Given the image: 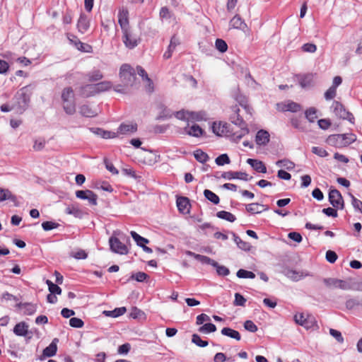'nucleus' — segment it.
Here are the masks:
<instances>
[{
	"instance_id": "1",
	"label": "nucleus",
	"mask_w": 362,
	"mask_h": 362,
	"mask_svg": "<svg viewBox=\"0 0 362 362\" xmlns=\"http://www.w3.org/2000/svg\"><path fill=\"white\" fill-rule=\"evenodd\" d=\"M13 100V108H15L17 112L22 114L28 107L30 100V93L28 88L25 86L21 88L16 93Z\"/></svg>"
},
{
	"instance_id": "2",
	"label": "nucleus",
	"mask_w": 362,
	"mask_h": 362,
	"mask_svg": "<svg viewBox=\"0 0 362 362\" xmlns=\"http://www.w3.org/2000/svg\"><path fill=\"white\" fill-rule=\"evenodd\" d=\"M74 90L71 87L64 88L62 91L61 98L64 112L69 115L76 112V103Z\"/></svg>"
},
{
	"instance_id": "3",
	"label": "nucleus",
	"mask_w": 362,
	"mask_h": 362,
	"mask_svg": "<svg viewBox=\"0 0 362 362\" xmlns=\"http://www.w3.org/2000/svg\"><path fill=\"white\" fill-rule=\"evenodd\" d=\"M119 77L126 86H133L136 79V71L129 64H124L119 70Z\"/></svg>"
},
{
	"instance_id": "4",
	"label": "nucleus",
	"mask_w": 362,
	"mask_h": 362,
	"mask_svg": "<svg viewBox=\"0 0 362 362\" xmlns=\"http://www.w3.org/2000/svg\"><path fill=\"white\" fill-rule=\"evenodd\" d=\"M122 32V42L126 47L132 49L139 44L141 40L140 36L131 28Z\"/></svg>"
},
{
	"instance_id": "5",
	"label": "nucleus",
	"mask_w": 362,
	"mask_h": 362,
	"mask_svg": "<svg viewBox=\"0 0 362 362\" xmlns=\"http://www.w3.org/2000/svg\"><path fill=\"white\" fill-rule=\"evenodd\" d=\"M232 122L240 127V130L235 132L233 134V139L236 141H239L244 136L249 133V129L247 127V124L245 121L241 118L238 114H237L234 117L231 118Z\"/></svg>"
},
{
	"instance_id": "6",
	"label": "nucleus",
	"mask_w": 362,
	"mask_h": 362,
	"mask_svg": "<svg viewBox=\"0 0 362 362\" xmlns=\"http://www.w3.org/2000/svg\"><path fill=\"white\" fill-rule=\"evenodd\" d=\"M329 288H338L342 290H351V279L341 280L334 278H327L323 280Z\"/></svg>"
},
{
	"instance_id": "7",
	"label": "nucleus",
	"mask_w": 362,
	"mask_h": 362,
	"mask_svg": "<svg viewBox=\"0 0 362 362\" xmlns=\"http://www.w3.org/2000/svg\"><path fill=\"white\" fill-rule=\"evenodd\" d=\"M331 108L333 110V112L337 117L343 119H347L351 123L354 122V115L349 111L346 110L344 107L339 102L334 101Z\"/></svg>"
},
{
	"instance_id": "8",
	"label": "nucleus",
	"mask_w": 362,
	"mask_h": 362,
	"mask_svg": "<svg viewBox=\"0 0 362 362\" xmlns=\"http://www.w3.org/2000/svg\"><path fill=\"white\" fill-rule=\"evenodd\" d=\"M329 202L335 209H344V199L339 190L336 189H330L329 192Z\"/></svg>"
},
{
	"instance_id": "9",
	"label": "nucleus",
	"mask_w": 362,
	"mask_h": 362,
	"mask_svg": "<svg viewBox=\"0 0 362 362\" xmlns=\"http://www.w3.org/2000/svg\"><path fill=\"white\" fill-rule=\"evenodd\" d=\"M109 243L110 250L115 253L127 255L129 252L127 247L116 237H110Z\"/></svg>"
},
{
	"instance_id": "10",
	"label": "nucleus",
	"mask_w": 362,
	"mask_h": 362,
	"mask_svg": "<svg viewBox=\"0 0 362 362\" xmlns=\"http://www.w3.org/2000/svg\"><path fill=\"white\" fill-rule=\"evenodd\" d=\"M76 197L81 199L87 200L89 204L93 206H95L98 204L97 194L90 189L78 190L76 192Z\"/></svg>"
},
{
	"instance_id": "11",
	"label": "nucleus",
	"mask_w": 362,
	"mask_h": 362,
	"mask_svg": "<svg viewBox=\"0 0 362 362\" xmlns=\"http://www.w3.org/2000/svg\"><path fill=\"white\" fill-rule=\"evenodd\" d=\"M112 87L110 81H102L96 84L87 85L85 86L86 89H88L91 94H95L100 92L108 90Z\"/></svg>"
},
{
	"instance_id": "12",
	"label": "nucleus",
	"mask_w": 362,
	"mask_h": 362,
	"mask_svg": "<svg viewBox=\"0 0 362 362\" xmlns=\"http://www.w3.org/2000/svg\"><path fill=\"white\" fill-rule=\"evenodd\" d=\"M137 128L138 127L136 123H122L117 128V132L115 133L117 134V136L118 134L131 135L137 131Z\"/></svg>"
},
{
	"instance_id": "13",
	"label": "nucleus",
	"mask_w": 362,
	"mask_h": 362,
	"mask_svg": "<svg viewBox=\"0 0 362 362\" xmlns=\"http://www.w3.org/2000/svg\"><path fill=\"white\" fill-rule=\"evenodd\" d=\"M221 177L228 180L239 179L245 181H247L252 178V177H249L248 174L246 173L233 171L223 172L221 174Z\"/></svg>"
},
{
	"instance_id": "14",
	"label": "nucleus",
	"mask_w": 362,
	"mask_h": 362,
	"mask_svg": "<svg viewBox=\"0 0 362 362\" xmlns=\"http://www.w3.org/2000/svg\"><path fill=\"white\" fill-rule=\"evenodd\" d=\"M59 339L54 338L48 346L44 349L42 355L40 357V360H43L46 357H52L56 355L57 351V343Z\"/></svg>"
},
{
	"instance_id": "15",
	"label": "nucleus",
	"mask_w": 362,
	"mask_h": 362,
	"mask_svg": "<svg viewBox=\"0 0 362 362\" xmlns=\"http://www.w3.org/2000/svg\"><path fill=\"white\" fill-rule=\"evenodd\" d=\"M285 275L293 281H298L306 276H310V273L308 272L293 269H288L285 272Z\"/></svg>"
},
{
	"instance_id": "16",
	"label": "nucleus",
	"mask_w": 362,
	"mask_h": 362,
	"mask_svg": "<svg viewBox=\"0 0 362 362\" xmlns=\"http://www.w3.org/2000/svg\"><path fill=\"white\" fill-rule=\"evenodd\" d=\"M128 11L126 8H122L118 13V23L121 27L122 31L130 28L129 25Z\"/></svg>"
},
{
	"instance_id": "17",
	"label": "nucleus",
	"mask_w": 362,
	"mask_h": 362,
	"mask_svg": "<svg viewBox=\"0 0 362 362\" xmlns=\"http://www.w3.org/2000/svg\"><path fill=\"white\" fill-rule=\"evenodd\" d=\"M89 129L92 133L103 139H112L117 137V134L115 132L106 131L101 128L91 127Z\"/></svg>"
},
{
	"instance_id": "18",
	"label": "nucleus",
	"mask_w": 362,
	"mask_h": 362,
	"mask_svg": "<svg viewBox=\"0 0 362 362\" xmlns=\"http://www.w3.org/2000/svg\"><path fill=\"white\" fill-rule=\"evenodd\" d=\"M90 27V20L83 13L80 15V17L77 22V28L79 33H85Z\"/></svg>"
},
{
	"instance_id": "19",
	"label": "nucleus",
	"mask_w": 362,
	"mask_h": 362,
	"mask_svg": "<svg viewBox=\"0 0 362 362\" xmlns=\"http://www.w3.org/2000/svg\"><path fill=\"white\" fill-rule=\"evenodd\" d=\"M269 134L267 131L259 130L255 136V142L259 146H265L269 141Z\"/></svg>"
},
{
	"instance_id": "20",
	"label": "nucleus",
	"mask_w": 362,
	"mask_h": 362,
	"mask_svg": "<svg viewBox=\"0 0 362 362\" xmlns=\"http://www.w3.org/2000/svg\"><path fill=\"white\" fill-rule=\"evenodd\" d=\"M16 307L22 310L23 314L26 315H33L37 311L36 304L30 303H19Z\"/></svg>"
},
{
	"instance_id": "21",
	"label": "nucleus",
	"mask_w": 362,
	"mask_h": 362,
	"mask_svg": "<svg viewBox=\"0 0 362 362\" xmlns=\"http://www.w3.org/2000/svg\"><path fill=\"white\" fill-rule=\"evenodd\" d=\"M184 130L186 134L194 137H200L204 134V130L196 124H192L191 127H189L188 124L187 126L185 127Z\"/></svg>"
},
{
	"instance_id": "22",
	"label": "nucleus",
	"mask_w": 362,
	"mask_h": 362,
	"mask_svg": "<svg viewBox=\"0 0 362 362\" xmlns=\"http://www.w3.org/2000/svg\"><path fill=\"white\" fill-rule=\"evenodd\" d=\"M180 42L179 38L176 35H173L170 42V45L167 50L163 54V57L165 59H169L172 57L173 52L175 49L176 47L180 45Z\"/></svg>"
},
{
	"instance_id": "23",
	"label": "nucleus",
	"mask_w": 362,
	"mask_h": 362,
	"mask_svg": "<svg viewBox=\"0 0 362 362\" xmlns=\"http://www.w3.org/2000/svg\"><path fill=\"white\" fill-rule=\"evenodd\" d=\"M78 109L79 113L86 117H93L98 114V110L92 108L89 105H82Z\"/></svg>"
},
{
	"instance_id": "24",
	"label": "nucleus",
	"mask_w": 362,
	"mask_h": 362,
	"mask_svg": "<svg viewBox=\"0 0 362 362\" xmlns=\"http://www.w3.org/2000/svg\"><path fill=\"white\" fill-rule=\"evenodd\" d=\"M207 119L208 115L204 111H189V122L206 121Z\"/></svg>"
},
{
	"instance_id": "25",
	"label": "nucleus",
	"mask_w": 362,
	"mask_h": 362,
	"mask_svg": "<svg viewBox=\"0 0 362 362\" xmlns=\"http://www.w3.org/2000/svg\"><path fill=\"white\" fill-rule=\"evenodd\" d=\"M247 163L257 172L262 173H267V168L262 161L253 158H248L247 160Z\"/></svg>"
},
{
	"instance_id": "26",
	"label": "nucleus",
	"mask_w": 362,
	"mask_h": 362,
	"mask_svg": "<svg viewBox=\"0 0 362 362\" xmlns=\"http://www.w3.org/2000/svg\"><path fill=\"white\" fill-rule=\"evenodd\" d=\"M158 110L159 112L158 115L156 117L157 120H165L173 116L172 111L163 104H160L158 106Z\"/></svg>"
},
{
	"instance_id": "27",
	"label": "nucleus",
	"mask_w": 362,
	"mask_h": 362,
	"mask_svg": "<svg viewBox=\"0 0 362 362\" xmlns=\"http://www.w3.org/2000/svg\"><path fill=\"white\" fill-rule=\"evenodd\" d=\"M5 200H10L14 203L15 206H18L16 203V197L9 189L0 187V202Z\"/></svg>"
},
{
	"instance_id": "28",
	"label": "nucleus",
	"mask_w": 362,
	"mask_h": 362,
	"mask_svg": "<svg viewBox=\"0 0 362 362\" xmlns=\"http://www.w3.org/2000/svg\"><path fill=\"white\" fill-rule=\"evenodd\" d=\"M13 333L19 337H26L28 334V325L25 322L17 323L13 327Z\"/></svg>"
},
{
	"instance_id": "29",
	"label": "nucleus",
	"mask_w": 362,
	"mask_h": 362,
	"mask_svg": "<svg viewBox=\"0 0 362 362\" xmlns=\"http://www.w3.org/2000/svg\"><path fill=\"white\" fill-rule=\"evenodd\" d=\"M176 203L177 209L180 212L186 213L189 211L190 204L188 198L185 197H177Z\"/></svg>"
},
{
	"instance_id": "30",
	"label": "nucleus",
	"mask_w": 362,
	"mask_h": 362,
	"mask_svg": "<svg viewBox=\"0 0 362 362\" xmlns=\"http://www.w3.org/2000/svg\"><path fill=\"white\" fill-rule=\"evenodd\" d=\"M267 209V206H264V205L258 203H251L246 205L247 211L251 214H260L263 211H266Z\"/></svg>"
},
{
	"instance_id": "31",
	"label": "nucleus",
	"mask_w": 362,
	"mask_h": 362,
	"mask_svg": "<svg viewBox=\"0 0 362 362\" xmlns=\"http://www.w3.org/2000/svg\"><path fill=\"white\" fill-rule=\"evenodd\" d=\"M343 137L341 134H332L328 136L327 143L332 146L341 148L343 147L341 139Z\"/></svg>"
},
{
	"instance_id": "32",
	"label": "nucleus",
	"mask_w": 362,
	"mask_h": 362,
	"mask_svg": "<svg viewBox=\"0 0 362 362\" xmlns=\"http://www.w3.org/2000/svg\"><path fill=\"white\" fill-rule=\"evenodd\" d=\"M221 333L224 336L236 339L237 341H240L241 339L240 333L230 327H223L221 329Z\"/></svg>"
},
{
	"instance_id": "33",
	"label": "nucleus",
	"mask_w": 362,
	"mask_h": 362,
	"mask_svg": "<svg viewBox=\"0 0 362 362\" xmlns=\"http://www.w3.org/2000/svg\"><path fill=\"white\" fill-rule=\"evenodd\" d=\"M230 26L235 29L243 30L246 27V24L239 16L236 15L230 20Z\"/></svg>"
},
{
	"instance_id": "34",
	"label": "nucleus",
	"mask_w": 362,
	"mask_h": 362,
	"mask_svg": "<svg viewBox=\"0 0 362 362\" xmlns=\"http://www.w3.org/2000/svg\"><path fill=\"white\" fill-rule=\"evenodd\" d=\"M234 242L236 243L237 246L245 251H249L250 250L251 245L250 243L243 240L239 236H238L235 233H233Z\"/></svg>"
},
{
	"instance_id": "35",
	"label": "nucleus",
	"mask_w": 362,
	"mask_h": 362,
	"mask_svg": "<svg viewBox=\"0 0 362 362\" xmlns=\"http://www.w3.org/2000/svg\"><path fill=\"white\" fill-rule=\"evenodd\" d=\"M276 166L283 168L287 170H292L295 168V163L286 158L279 160L276 162Z\"/></svg>"
},
{
	"instance_id": "36",
	"label": "nucleus",
	"mask_w": 362,
	"mask_h": 362,
	"mask_svg": "<svg viewBox=\"0 0 362 362\" xmlns=\"http://www.w3.org/2000/svg\"><path fill=\"white\" fill-rule=\"evenodd\" d=\"M313 78L312 74L304 75L300 78L299 84L303 88H309L313 85Z\"/></svg>"
},
{
	"instance_id": "37",
	"label": "nucleus",
	"mask_w": 362,
	"mask_h": 362,
	"mask_svg": "<svg viewBox=\"0 0 362 362\" xmlns=\"http://www.w3.org/2000/svg\"><path fill=\"white\" fill-rule=\"evenodd\" d=\"M346 308L349 310H353L357 307L362 308V298H350L346 301Z\"/></svg>"
},
{
	"instance_id": "38",
	"label": "nucleus",
	"mask_w": 362,
	"mask_h": 362,
	"mask_svg": "<svg viewBox=\"0 0 362 362\" xmlns=\"http://www.w3.org/2000/svg\"><path fill=\"white\" fill-rule=\"evenodd\" d=\"M216 216L221 219H223L231 223L236 220V217L233 214L226 211H220L217 212Z\"/></svg>"
},
{
	"instance_id": "39",
	"label": "nucleus",
	"mask_w": 362,
	"mask_h": 362,
	"mask_svg": "<svg viewBox=\"0 0 362 362\" xmlns=\"http://www.w3.org/2000/svg\"><path fill=\"white\" fill-rule=\"evenodd\" d=\"M194 156L198 162L202 163H206L209 159L208 154L201 149L194 151Z\"/></svg>"
},
{
	"instance_id": "40",
	"label": "nucleus",
	"mask_w": 362,
	"mask_h": 362,
	"mask_svg": "<svg viewBox=\"0 0 362 362\" xmlns=\"http://www.w3.org/2000/svg\"><path fill=\"white\" fill-rule=\"evenodd\" d=\"M226 129V124H221V122H214L212 124V131L218 136H221L225 133Z\"/></svg>"
},
{
	"instance_id": "41",
	"label": "nucleus",
	"mask_w": 362,
	"mask_h": 362,
	"mask_svg": "<svg viewBox=\"0 0 362 362\" xmlns=\"http://www.w3.org/2000/svg\"><path fill=\"white\" fill-rule=\"evenodd\" d=\"M126 310H127L125 307H121L115 308L113 310L105 311L104 313L106 316L108 317H117L119 316L124 315Z\"/></svg>"
},
{
	"instance_id": "42",
	"label": "nucleus",
	"mask_w": 362,
	"mask_h": 362,
	"mask_svg": "<svg viewBox=\"0 0 362 362\" xmlns=\"http://www.w3.org/2000/svg\"><path fill=\"white\" fill-rule=\"evenodd\" d=\"M204 195L206 199L213 204H218L219 203L220 199L218 196L214 193L212 191L209 189H204Z\"/></svg>"
},
{
	"instance_id": "43",
	"label": "nucleus",
	"mask_w": 362,
	"mask_h": 362,
	"mask_svg": "<svg viewBox=\"0 0 362 362\" xmlns=\"http://www.w3.org/2000/svg\"><path fill=\"white\" fill-rule=\"evenodd\" d=\"M341 143L342 146H346L352 143H354L356 140V136L354 134H342Z\"/></svg>"
},
{
	"instance_id": "44",
	"label": "nucleus",
	"mask_w": 362,
	"mask_h": 362,
	"mask_svg": "<svg viewBox=\"0 0 362 362\" xmlns=\"http://www.w3.org/2000/svg\"><path fill=\"white\" fill-rule=\"evenodd\" d=\"M130 234L136 243V245L139 247H143L144 244H147L149 243V240L148 239L141 237L135 231H131Z\"/></svg>"
},
{
	"instance_id": "45",
	"label": "nucleus",
	"mask_w": 362,
	"mask_h": 362,
	"mask_svg": "<svg viewBox=\"0 0 362 362\" xmlns=\"http://www.w3.org/2000/svg\"><path fill=\"white\" fill-rule=\"evenodd\" d=\"M46 284L48 286L50 293L54 295H60L62 293V288L57 284H54L49 279L46 280Z\"/></svg>"
},
{
	"instance_id": "46",
	"label": "nucleus",
	"mask_w": 362,
	"mask_h": 362,
	"mask_svg": "<svg viewBox=\"0 0 362 362\" xmlns=\"http://www.w3.org/2000/svg\"><path fill=\"white\" fill-rule=\"evenodd\" d=\"M66 36L71 44L74 45L78 49L82 50L83 44L78 39L76 35L68 33Z\"/></svg>"
},
{
	"instance_id": "47",
	"label": "nucleus",
	"mask_w": 362,
	"mask_h": 362,
	"mask_svg": "<svg viewBox=\"0 0 362 362\" xmlns=\"http://www.w3.org/2000/svg\"><path fill=\"white\" fill-rule=\"evenodd\" d=\"M236 275L238 278H240V279H255V273H253L252 272H250V271L243 269H239L237 272Z\"/></svg>"
},
{
	"instance_id": "48",
	"label": "nucleus",
	"mask_w": 362,
	"mask_h": 362,
	"mask_svg": "<svg viewBox=\"0 0 362 362\" xmlns=\"http://www.w3.org/2000/svg\"><path fill=\"white\" fill-rule=\"evenodd\" d=\"M317 110L315 107H310L305 112L306 119L310 122H314L317 118Z\"/></svg>"
},
{
	"instance_id": "49",
	"label": "nucleus",
	"mask_w": 362,
	"mask_h": 362,
	"mask_svg": "<svg viewBox=\"0 0 362 362\" xmlns=\"http://www.w3.org/2000/svg\"><path fill=\"white\" fill-rule=\"evenodd\" d=\"M215 163L216 165L222 166V165H224L225 164H229L230 163V158L228 157V154L223 153V154L218 156L215 159Z\"/></svg>"
},
{
	"instance_id": "50",
	"label": "nucleus",
	"mask_w": 362,
	"mask_h": 362,
	"mask_svg": "<svg viewBox=\"0 0 362 362\" xmlns=\"http://www.w3.org/2000/svg\"><path fill=\"white\" fill-rule=\"evenodd\" d=\"M216 330V327L212 323H206L199 328V332L202 333H211Z\"/></svg>"
},
{
	"instance_id": "51",
	"label": "nucleus",
	"mask_w": 362,
	"mask_h": 362,
	"mask_svg": "<svg viewBox=\"0 0 362 362\" xmlns=\"http://www.w3.org/2000/svg\"><path fill=\"white\" fill-rule=\"evenodd\" d=\"M196 259L199 261L202 264H209L211 265L212 267L217 265V262L215 260L211 259L207 256L200 255L199 256L196 257Z\"/></svg>"
},
{
	"instance_id": "52",
	"label": "nucleus",
	"mask_w": 362,
	"mask_h": 362,
	"mask_svg": "<svg viewBox=\"0 0 362 362\" xmlns=\"http://www.w3.org/2000/svg\"><path fill=\"white\" fill-rule=\"evenodd\" d=\"M192 342L199 347H206L209 344L207 341L202 340L197 334H192Z\"/></svg>"
},
{
	"instance_id": "53",
	"label": "nucleus",
	"mask_w": 362,
	"mask_h": 362,
	"mask_svg": "<svg viewBox=\"0 0 362 362\" xmlns=\"http://www.w3.org/2000/svg\"><path fill=\"white\" fill-rule=\"evenodd\" d=\"M215 46L216 48L221 53L226 52L228 49L226 42L222 39H217L215 42Z\"/></svg>"
},
{
	"instance_id": "54",
	"label": "nucleus",
	"mask_w": 362,
	"mask_h": 362,
	"mask_svg": "<svg viewBox=\"0 0 362 362\" xmlns=\"http://www.w3.org/2000/svg\"><path fill=\"white\" fill-rule=\"evenodd\" d=\"M312 152L321 157V158H324V157H326L329 155L328 152L323 148L322 147H319V146H313L312 147Z\"/></svg>"
},
{
	"instance_id": "55",
	"label": "nucleus",
	"mask_w": 362,
	"mask_h": 362,
	"mask_svg": "<svg viewBox=\"0 0 362 362\" xmlns=\"http://www.w3.org/2000/svg\"><path fill=\"white\" fill-rule=\"evenodd\" d=\"M287 111L292 112H297L301 110V106L300 104L293 102L288 101L287 103Z\"/></svg>"
},
{
	"instance_id": "56",
	"label": "nucleus",
	"mask_w": 362,
	"mask_h": 362,
	"mask_svg": "<svg viewBox=\"0 0 362 362\" xmlns=\"http://www.w3.org/2000/svg\"><path fill=\"white\" fill-rule=\"evenodd\" d=\"M175 116L177 119L186 121L189 123V111L187 110H180L175 113Z\"/></svg>"
},
{
	"instance_id": "57",
	"label": "nucleus",
	"mask_w": 362,
	"mask_h": 362,
	"mask_svg": "<svg viewBox=\"0 0 362 362\" xmlns=\"http://www.w3.org/2000/svg\"><path fill=\"white\" fill-rule=\"evenodd\" d=\"M214 267H215L216 269V272H217L218 275H219V276H226L230 274V271L226 267L219 265L218 262H217V265L214 266Z\"/></svg>"
},
{
	"instance_id": "58",
	"label": "nucleus",
	"mask_w": 362,
	"mask_h": 362,
	"mask_svg": "<svg viewBox=\"0 0 362 362\" xmlns=\"http://www.w3.org/2000/svg\"><path fill=\"white\" fill-rule=\"evenodd\" d=\"M66 213L73 215L75 217L80 218L82 215L81 211L75 206H68L66 209Z\"/></svg>"
},
{
	"instance_id": "59",
	"label": "nucleus",
	"mask_w": 362,
	"mask_h": 362,
	"mask_svg": "<svg viewBox=\"0 0 362 362\" xmlns=\"http://www.w3.org/2000/svg\"><path fill=\"white\" fill-rule=\"evenodd\" d=\"M148 277V274L144 272H139L136 274H133L130 276V279H134L138 282H144Z\"/></svg>"
},
{
	"instance_id": "60",
	"label": "nucleus",
	"mask_w": 362,
	"mask_h": 362,
	"mask_svg": "<svg viewBox=\"0 0 362 362\" xmlns=\"http://www.w3.org/2000/svg\"><path fill=\"white\" fill-rule=\"evenodd\" d=\"M59 226V223L53 222V221H45L42 223V228L45 231L55 229V228H58Z\"/></svg>"
},
{
	"instance_id": "61",
	"label": "nucleus",
	"mask_w": 362,
	"mask_h": 362,
	"mask_svg": "<svg viewBox=\"0 0 362 362\" xmlns=\"http://www.w3.org/2000/svg\"><path fill=\"white\" fill-rule=\"evenodd\" d=\"M83 321L78 317H72L69 320V325L74 328H81L83 326Z\"/></svg>"
},
{
	"instance_id": "62",
	"label": "nucleus",
	"mask_w": 362,
	"mask_h": 362,
	"mask_svg": "<svg viewBox=\"0 0 362 362\" xmlns=\"http://www.w3.org/2000/svg\"><path fill=\"white\" fill-rule=\"evenodd\" d=\"M89 81H97L103 78V76L100 71L95 70L88 74Z\"/></svg>"
},
{
	"instance_id": "63",
	"label": "nucleus",
	"mask_w": 362,
	"mask_h": 362,
	"mask_svg": "<svg viewBox=\"0 0 362 362\" xmlns=\"http://www.w3.org/2000/svg\"><path fill=\"white\" fill-rule=\"evenodd\" d=\"M45 140L44 139H37L34 141L33 148L35 151H41L45 146Z\"/></svg>"
},
{
	"instance_id": "64",
	"label": "nucleus",
	"mask_w": 362,
	"mask_h": 362,
	"mask_svg": "<svg viewBox=\"0 0 362 362\" xmlns=\"http://www.w3.org/2000/svg\"><path fill=\"white\" fill-rule=\"evenodd\" d=\"M351 203L354 206V208L356 210L359 211L361 213H362V202L359 199H356L354 196L351 194Z\"/></svg>"
}]
</instances>
